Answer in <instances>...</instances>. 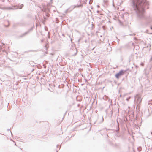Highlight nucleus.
<instances>
[{"label": "nucleus", "instance_id": "f257e3e1", "mask_svg": "<svg viewBox=\"0 0 152 152\" xmlns=\"http://www.w3.org/2000/svg\"><path fill=\"white\" fill-rule=\"evenodd\" d=\"M130 2L131 6L139 18L143 20H147L148 18L144 15L145 10L149 8L148 2L147 0H130Z\"/></svg>", "mask_w": 152, "mask_h": 152}, {"label": "nucleus", "instance_id": "f03ea898", "mask_svg": "<svg viewBox=\"0 0 152 152\" xmlns=\"http://www.w3.org/2000/svg\"><path fill=\"white\" fill-rule=\"evenodd\" d=\"M134 102L135 104L137 105L140 104L141 102L142 99L140 96L138 94H137L135 96Z\"/></svg>", "mask_w": 152, "mask_h": 152}, {"label": "nucleus", "instance_id": "7ed1b4c3", "mask_svg": "<svg viewBox=\"0 0 152 152\" xmlns=\"http://www.w3.org/2000/svg\"><path fill=\"white\" fill-rule=\"evenodd\" d=\"M24 5L22 4H16L14 5H13L12 7L10 8V9L12 10H15L17 9H21L22 8Z\"/></svg>", "mask_w": 152, "mask_h": 152}, {"label": "nucleus", "instance_id": "20e7f679", "mask_svg": "<svg viewBox=\"0 0 152 152\" xmlns=\"http://www.w3.org/2000/svg\"><path fill=\"white\" fill-rule=\"evenodd\" d=\"M125 72V71L124 70H121L119 71V72L118 73H116L115 75V77L118 79L119 77L123 75L124 73Z\"/></svg>", "mask_w": 152, "mask_h": 152}, {"label": "nucleus", "instance_id": "39448f33", "mask_svg": "<svg viewBox=\"0 0 152 152\" xmlns=\"http://www.w3.org/2000/svg\"><path fill=\"white\" fill-rule=\"evenodd\" d=\"M77 50L75 47H73L70 50V53L72 56H75L77 53Z\"/></svg>", "mask_w": 152, "mask_h": 152}, {"label": "nucleus", "instance_id": "423d86ee", "mask_svg": "<svg viewBox=\"0 0 152 152\" xmlns=\"http://www.w3.org/2000/svg\"><path fill=\"white\" fill-rule=\"evenodd\" d=\"M75 7V6H71L69 8L67 9L65 11V13H67L68 12H70Z\"/></svg>", "mask_w": 152, "mask_h": 152}, {"label": "nucleus", "instance_id": "0eeeda50", "mask_svg": "<svg viewBox=\"0 0 152 152\" xmlns=\"http://www.w3.org/2000/svg\"><path fill=\"white\" fill-rule=\"evenodd\" d=\"M147 25V23L145 21H142L140 23V26L143 28L145 27Z\"/></svg>", "mask_w": 152, "mask_h": 152}, {"label": "nucleus", "instance_id": "6e6552de", "mask_svg": "<svg viewBox=\"0 0 152 152\" xmlns=\"http://www.w3.org/2000/svg\"><path fill=\"white\" fill-rule=\"evenodd\" d=\"M41 10L42 11L44 12H45L48 13L50 12V10L48 8H47L45 7H43V8Z\"/></svg>", "mask_w": 152, "mask_h": 152}, {"label": "nucleus", "instance_id": "1a4fd4ad", "mask_svg": "<svg viewBox=\"0 0 152 152\" xmlns=\"http://www.w3.org/2000/svg\"><path fill=\"white\" fill-rule=\"evenodd\" d=\"M29 33V31H28L27 32H25L24 33H23L22 34L20 35V37H23L24 36H26V35L28 33Z\"/></svg>", "mask_w": 152, "mask_h": 152}, {"label": "nucleus", "instance_id": "9d476101", "mask_svg": "<svg viewBox=\"0 0 152 152\" xmlns=\"http://www.w3.org/2000/svg\"><path fill=\"white\" fill-rule=\"evenodd\" d=\"M117 123L118 126H117L116 127V128L117 129V130H116V132L117 133H118L119 132V123H118V121H117Z\"/></svg>", "mask_w": 152, "mask_h": 152}, {"label": "nucleus", "instance_id": "9b49d317", "mask_svg": "<svg viewBox=\"0 0 152 152\" xmlns=\"http://www.w3.org/2000/svg\"><path fill=\"white\" fill-rule=\"evenodd\" d=\"M103 99L104 100H107L108 99V97L106 96H104L103 97Z\"/></svg>", "mask_w": 152, "mask_h": 152}, {"label": "nucleus", "instance_id": "f8f14e48", "mask_svg": "<svg viewBox=\"0 0 152 152\" xmlns=\"http://www.w3.org/2000/svg\"><path fill=\"white\" fill-rule=\"evenodd\" d=\"M137 150L139 151V152L141 151L142 150V148L141 147H139L137 148Z\"/></svg>", "mask_w": 152, "mask_h": 152}, {"label": "nucleus", "instance_id": "ddd939ff", "mask_svg": "<svg viewBox=\"0 0 152 152\" xmlns=\"http://www.w3.org/2000/svg\"><path fill=\"white\" fill-rule=\"evenodd\" d=\"M45 15L46 16L48 17H49V16L50 15L49 14H48V13H46V12H45Z\"/></svg>", "mask_w": 152, "mask_h": 152}, {"label": "nucleus", "instance_id": "4468645a", "mask_svg": "<svg viewBox=\"0 0 152 152\" xmlns=\"http://www.w3.org/2000/svg\"><path fill=\"white\" fill-rule=\"evenodd\" d=\"M20 26H24L25 25V23H20Z\"/></svg>", "mask_w": 152, "mask_h": 152}, {"label": "nucleus", "instance_id": "2eb2a0df", "mask_svg": "<svg viewBox=\"0 0 152 152\" xmlns=\"http://www.w3.org/2000/svg\"><path fill=\"white\" fill-rule=\"evenodd\" d=\"M44 18L45 19V20H46V19L47 18L45 17V16H44Z\"/></svg>", "mask_w": 152, "mask_h": 152}, {"label": "nucleus", "instance_id": "dca6fc26", "mask_svg": "<svg viewBox=\"0 0 152 152\" xmlns=\"http://www.w3.org/2000/svg\"><path fill=\"white\" fill-rule=\"evenodd\" d=\"M129 99H130V98H127L126 99V100H127V101H129Z\"/></svg>", "mask_w": 152, "mask_h": 152}, {"label": "nucleus", "instance_id": "f3484780", "mask_svg": "<svg viewBox=\"0 0 152 152\" xmlns=\"http://www.w3.org/2000/svg\"><path fill=\"white\" fill-rule=\"evenodd\" d=\"M91 0H90V1H89V4H91V3H92V2H91Z\"/></svg>", "mask_w": 152, "mask_h": 152}, {"label": "nucleus", "instance_id": "a211bd4d", "mask_svg": "<svg viewBox=\"0 0 152 152\" xmlns=\"http://www.w3.org/2000/svg\"><path fill=\"white\" fill-rule=\"evenodd\" d=\"M32 30V28H31L28 31H29V32H30Z\"/></svg>", "mask_w": 152, "mask_h": 152}, {"label": "nucleus", "instance_id": "6ab92c4d", "mask_svg": "<svg viewBox=\"0 0 152 152\" xmlns=\"http://www.w3.org/2000/svg\"><path fill=\"white\" fill-rule=\"evenodd\" d=\"M135 35V34H130L129 35Z\"/></svg>", "mask_w": 152, "mask_h": 152}, {"label": "nucleus", "instance_id": "aec40b11", "mask_svg": "<svg viewBox=\"0 0 152 152\" xmlns=\"http://www.w3.org/2000/svg\"><path fill=\"white\" fill-rule=\"evenodd\" d=\"M9 26V24L8 25L5 26H6V27H8Z\"/></svg>", "mask_w": 152, "mask_h": 152}, {"label": "nucleus", "instance_id": "412c9836", "mask_svg": "<svg viewBox=\"0 0 152 152\" xmlns=\"http://www.w3.org/2000/svg\"><path fill=\"white\" fill-rule=\"evenodd\" d=\"M150 28H151V29H152V26H151V27H150Z\"/></svg>", "mask_w": 152, "mask_h": 152}, {"label": "nucleus", "instance_id": "4be33fe9", "mask_svg": "<svg viewBox=\"0 0 152 152\" xmlns=\"http://www.w3.org/2000/svg\"><path fill=\"white\" fill-rule=\"evenodd\" d=\"M41 41L42 42H43V40H41Z\"/></svg>", "mask_w": 152, "mask_h": 152}, {"label": "nucleus", "instance_id": "5701e85b", "mask_svg": "<svg viewBox=\"0 0 152 152\" xmlns=\"http://www.w3.org/2000/svg\"><path fill=\"white\" fill-rule=\"evenodd\" d=\"M58 146H59V145H57V148H58Z\"/></svg>", "mask_w": 152, "mask_h": 152}, {"label": "nucleus", "instance_id": "b1692460", "mask_svg": "<svg viewBox=\"0 0 152 152\" xmlns=\"http://www.w3.org/2000/svg\"><path fill=\"white\" fill-rule=\"evenodd\" d=\"M58 152V150H56V152Z\"/></svg>", "mask_w": 152, "mask_h": 152}, {"label": "nucleus", "instance_id": "393cba45", "mask_svg": "<svg viewBox=\"0 0 152 152\" xmlns=\"http://www.w3.org/2000/svg\"><path fill=\"white\" fill-rule=\"evenodd\" d=\"M103 120H104V119H103V117L102 118V121H103Z\"/></svg>", "mask_w": 152, "mask_h": 152}, {"label": "nucleus", "instance_id": "a878e982", "mask_svg": "<svg viewBox=\"0 0 152 152\" xmlns=\"http://www.w3.org/2000/svg\"><path fill=\"white\" fill-rule=\"evenodd\" d=\"M48 37L49 38H50V36H48Z\"/></svg>", "mask_w": 152, "mask_h": 152}, {"label": "nucleus", "instance_id": "bb28decb", "mask_svg": "<svg viewBox=\"0 0 152 152\" xmlns=\"http://www.w3.org/2000/svg\"><path fill=\"white\" fill-rule=\"evenodd\" d=\"M151 134H152V132H151Z\"/></svg>", "mask_w": 152, "mask_h": 152}, {"label": "nucleus", "instance_id": "cd10ccee", "mask_svg": "<svg viewBox=\"0 0 152 152\" xmlns=\"http://www.w3.org/2000/svg\"><path fill=\"white\" fill-rule=\"evenodd\" d=\"M60 148H59L58 150H59L60 149Z\"/></svg>", "mask_w": 152, "mask_h": 152}]
</instances>
